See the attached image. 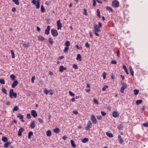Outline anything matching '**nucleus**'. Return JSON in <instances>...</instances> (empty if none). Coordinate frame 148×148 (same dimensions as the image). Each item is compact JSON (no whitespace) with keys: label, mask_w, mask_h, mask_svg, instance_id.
I'll return each instance as SVG.
<instances>
[{"label":"nucleus","mask_w":148,"mask_h":148,"mask_svg":"<svg viewBox=\"0 0 148 148\" xmlns=\"http://www.w3.org/2000/svg\"><path fill=\"white\" fill-rule=\"evenodd\" d=\"M100 31V29L98 26L97 25H95L93 29V32L94 34H95L96 36H99V35L97 33Z\"/></svg>","instance_id":"1"},{"label":"nucleus","mask_w":148,"mask_h":148,"mask_svg":"<svg viewBox=\"0 0 148 148\" xmlns=\"http://www.w3.org/2000/svg\"><path fill=\"white\" fill-rule=\"evenodd\" d=\"M13 90V89H11L10 91L9 96L10 98L11 99L12 98L13 96L15 98H16L17 97V94L16 93L14 92Z\"/></svg>","instance_id":"2"},{"label":"nucleus","mask_w":148,"mask_h":148,"mask_svg":"<svg viewBox=\"0 0 148 148\" xmlns=\"http://www.w3.org/2000/svg\"><path fill=\"white\" fill-rule=\"evenodd\" d=\"M121 84L122 86L121 88L120 92L121 93H123L125 89L127 88V85L124 82H121Z\"/></svg>","instance_id":"3"},{"label":"nucleus","mask_w":148,"mask_h":148,"mask_svg":"<svg viewBox=\"0 0 148 148\" xmlns=\"http://www.w3.org/2000/svg\"><path fill=\"white\" fill-rule=\"evenodd\" d=\"M44 92L46 95H47L49 93V95H52L54 93V92L52 89H50L48 90L46 88H45L44 89Z\"/></svg>","instance_id":"4"},{"label":"nucleus","mask_w":148,"mask_h":148,"mask_svg":"<svg viewBox=\"0 0 148 148\" xmlns=\"http://www.w3.org/2000/svg\"><path fill=\"white\" fill-rule=\"evenodd\" d=\"M32 3L34 5H35L36 6V8L37 9H39L40 6V0H37L36 1V0H33L32 1Z\"/></svg>","instance_id":"5"},{"label":"nucleus","mask_w":148,"mask_h":148,"mask_svg":"<svg viewBox=\"0 0 148 148\" xmlns=\"http://www.w3.org/2000/svg\"><path fill=\"white\" fill-rule=\"evenodd\" d=\"M112 5L114 8H118L119 6V3L116 0H114L112 2Z\"/></svg>","instance_id":"6"},{"label":"nucleus","mask_w":148,"mask_h":148,"mask_svg":"<svg viewBox=\"0 0 148 148\" xmlns=\"http://www.w3.org/2000/svg\"><path fill=\"white\" fill-rule=\"evenodd\" d=\"M90 120L94 124H96L97 123V120L94 115L92 114L91 116Z\"/></svg>","instance_id":"7"},{"label":"nucleus","mask_w":148,"mask_h":148,"mask_svg":"<svg viewBox=\"0 0 148 148\" xmlns=\"http://www.w3.org/2000/svg\"><path fill=\"white\" fill-rule=\"evenodd\" d=\"M51 32L52 35L54 37L58 35V33L57 31L55 29H52L51 30Z\"/></svg>","instance_id":"8"},{"label":"nucleus","mask_w":148,"mask_h":148,"mask_svg":"<svg viewBox=\"0 0 148 148\" xmlns=\"http://www.w3.org/2000/svg\"><path fill=\"white\" fill-rule=\"evenodd\" d=\"M57 29L58 30H61L62 27V24L60 22V20H58L57 21Z\"/></svg>","instance_id":"9"},{"label":"nucleus","mask_w":148,"mask_h":148,"mask_svg":"<svg viewBox=\"0 0 148 148\" xmlns=\"http://www.w3.org/2000/svg\"><path fill=\"white\" fill-rule=\"evenodd\" d=\"M24 131V129L23 127L20 128L18 132V135L19 136H21L22 135V133Z\"/></svg>","instance_id":"10"},{"label":"nucleus","mask_w":148,"mask_h":148,"mask_svg":"<svg viewBox=\"0 0 148 148\" xmlns=\"http://www.w3.org/2000/svg\"><path fill=\"white\" fill-rule=\"evenodd\" d=\"M92 126V125L90 121H89L87 124V126L86 127V130H89L90 128H91Z\"/></svg>","instance_id":"11"},{"label":"nucleus","mask_w":148,"mask_h":148,"mask_svg":"<svg viewBox=\"0 0 148 148\" xmlns=\"http://www.w3.org/2000/svg\"><path fill=\"white\" fill-rule=\"evenodd\" d=\"M31 113L32 116L34 118H35L37 116V113L35 110H32L31 111Z\"/></svg>","instance_id":"12"},{"label":"nucleus","mask_w":148,"mask_h":148,"mask_svg":"<svg viewBox=\"0 0 148 148\" xmlns=\"http://www.w3.org/2000/svg\"><path fill=\"white\" fill-rule=\"evenodd\" d=\"M50 29V27L48 25L47 28V29L45 30V34L47 35H48L49 34V31Z\"/></svg>","instance_id":"13"},{"label":"nucleus","mask_w":148,"mask_h":148,"mask_svg":"<svg viewBox=\"0 0 148 148\" xmlns=\"http://www.w3.org/2000/svg\"><path fill=\"white\" fill-rule=\"evenodd\" d=\"M35 121H32L30 123V124L29 126L32 129H34L35 127Z\"/></svg>","instance_id":"14"},{"label":"nucleus","mask_w":148,"mask_h":148,"mask_svg":"<svg viewBox=\"0 0 148 148\" xmlns=\"http://www.w3.org/2000/svg\"><path fill=\"white\" fill-rule=\"evenodd\" d=\"M112 116L114 118H117L119 116V114L116 111H114L112 113Z\"/></svg>","instance_id":"15"},{"label":"nucleus","mask_w":148,"mask_h":148,"mask_svg":"<svg viewBox=\"0 0 148 148\" xmlns=\"http://www.w3.org/2000/svg\"><path fill=\"white\" fill-rule=\"evenodd\" d=\"M18 84V82L17 80H14L13 82L12 85V88H14Z\"/></svg>","instance_id":"16"},{"label":"nucleus","mask_w":148,"mask_h":148,"mask_svg":"<svg viewBox=\"0 0 148 148\" xmlns=\"http://www.w3.org/2000/svg\"><path fill=\"white\" fill-rule=\"evenodd\" d=\"M118 140H119V142L120 144H122L123 142V140L121 137V136L120 135H118Z\"/></svg>","instance_id":"17"},{"label":"nucleus","mask_w":148,"mask_h":148,"mask_svg":"<svg viewBox=\"0 0 148 148\" xmlns=\"http://www.w3.org/2000/svg\"><path fill=\"white\" fill-rule=\"evenodd\" d=\"M66 69V67H64L62 65L60 66L59 71L61 72H63L64 70H65Z\"/></svg>","instance_id":"18"},{"label":"nucleus","mask_w":148,"mask_h":148,"mask_svg":"<svg viewBox=\"0 0 148 148\" xmlns=\"http://www.w3.org/2000/svg\"><path fill=\"white\" fill-rule=\"evenodd\" d=\"M105 8L107 11L109 12H114L112 8L109 6H106L105 7Z\"/></svg>","instance_id":"19"},{"label":"nucleus","mask_w":148,"mask_h":148,"mask_svg":"<svg viewBox=\"0 0 148 148\" xmlns=\"http://www.w3.org/2000/svg\"><path fill=\"white\" fill-rule=\"evenodd\" d=\"M82 142L84 143H85L88 141V139L87 138H84L81 140Z\"/></svg>","instance_id":"20"},{"label":"nucleus","mask_w":148,"mask_h":148,"mask_svg":"<svg viewBox=\"0 0 148 148\" xmlns=\"http://www.w3.org/2000/svg\"><path fill=\"white\" fill-rule=\"evenodd\" d=\"M11 143L9 142H6L4 144V147L5 148H7L10 144Z\"/></svg>","instance_id":"21"},{"label":"nucleus","mask_w":148,"mask_h":148,"mask_svg":"<svg viewBox=\"0 0 148 148\" xmlns=\"http://www.w3.org/2000/svg\"><path fill=\"white\" fill-rule=\"evenodd\" d=\"M81 58L82 57L81 55L80 54H78L77 55V57L76 59L77 60H79V61H81L82 60Z\"/></svg>","instance_id":"22"},{"label":"nucleus","mask_w":148,"mask_h":148,"mask_svg":"<svg viewBox=\"0 0 148 148\" xmlns=\"http://www.w3.org/2000/svg\"><path fill=\"white\" fill-rule=\"evenodd\" d=\"M71 145L73 147H76L75 144V143L74 141L73 140H71Z\"/></svg>","instance_id":"23"},{"label":"nucleus","mask_w":148,"mask_h":148,"mask_svg":"<svg viewBox=\"0 0 148 148\" xmlns=\"http://www.w3.org/2000/svg\"><path fill=\"white\" fill-rule=\"evenodd\" d=\"M33 132L32 131L29 132L28 134V138L30 139L31 138V136L33 135Z\"/></svg>","instance_id":"24"},{"label":"nucleus","mask_w":148,"mask_h":148,"mask_svg":"<svg viewBox=\"0 0 148 148\" xmlns=\"http://www.w3.org/2000/svg\"><path fill=\"white\" fill-rule=\"evenodd\" d=\"M64 45L66 46V47H68L70 45V42L69 41L67 40L64 43Z\"/></svg>","instance_id":"25"},{"label":"nucleus","mask_w":148,"mask_h":148,"mask_svg":"<svg viewBox=\"0 0 148 148\" xmlns=\"http://www.w3.org/2000/svg\"><path fill=\"white\" fill-rule=\"evenodd\" d=\"M106 134L107 136L110 138H112L113 137V135L111 133H109L107 132L106 133Z\"/></svg>","instance_id":"26"},{"label":"nucleus","mask_w":148,"mask_h":148,"mask_svg":"<svg viewBox=\"0 0 148 148\" xmlns=\"http://www.w3.org/2000/svg\"><path fill=\"white\" fill-rule=\"evenodd\" d=\"M122 67L124 69V70L126 73V74L128 75L129 74V73L127 71V69L126 68L125 66L124 65H123V66Z\"/></svg>","instance_id":"27"},{"label":"nucleus","mask_w":148,"mask_h":148,"mask_svg":"<svg viewBox=\"0 0 148 148\" xmlns=\"http://www.w3.org/2000/svg\"><path fill=\"white\" fill-rule=\"evenodd\" d=\"M2 140L3 142H6L8 140V138L5 136H3L2 138Z\"/></svg>","instance_id":"28"},{"label":"nucleus","mask_w":148,"mask_h":148,"mask_svg":"<svg viewBox=\"0 0 148 148\" xmlns=\"http://www.w3.org/2000/svg\"><path fill=\"white\" fill-rule=\"evenodd\" d=\"M23 46L25 48H27L29 46V43L26 42L23 44Z\"/></svg>","instance_id":"29"},{"label":"nucleus","mask_w":148,"mask_h":148,"mask_svg":"<svg viewBox=\"0 0 148 148\" xmlns=\"http://www.w3.org/2000/svg\"><path fill=\"white\" fill-rule=\"evenodd\" d=\"M54 132L56 133H58L60 131L59 129L58 128L56 127L53 129Z\"/></svg>","instance_id":"30"},{"label":"nucleus","mask_w":148,"mask_h":148,"mask_svg":"<svg viewBox=\"0 0 148 148\" xmlns=\"http://www.w3.org/2000/svg\"><path fill=\"white\" fill-rule=\"evenodd\" d=\"M17 117L19 118L20 119H23V115H21V114L19 113L18 114Z\"/></svg>","instance_id":"31"},{"label":"nucleus","mask_w":148,"mask_h":148,"mask_svg":"<svg viewBox=\"0 0 148 148\" xmlns=\"http://www.w3.org/2000/svg\"><path fill=\"white\" fill-rule=\"evenodd\" d=\"M2 92L5 95L7 94L6 91V90L4 88H2L1 89Z\"/></svg>","instance_id":"32"},{"label":"nucleus","mask_w":148,"mask_h":148,"mask_svg":"<svg viewBox=\"0 0 148 148\" xmlns=\"http://www.w3.org/2000/svg\"><path fill=\"white\" fill-rule=\"evenodd\" d=\"M46 134L47 136H50L51 134V131L49 130H48L46 132Z\"/></svg>","instance_id":"33"},{"label":"nucleus","mask_w":148,"mask_h":148,"mask_svg":"<svg viewBox=\"0 0 148 148\" xmlns=\"http://www.w3.org/2000/svg\"><path fill=\"white\" fill-rule=\"evenodd\" d=\"M48 41L49 42V43L51 45H52L53 43V39L51 38H48Z\"/></svg>","instance_id":"34"},{"label":"nucleus","mask_w":148,"mask_h":148,"mask_svg":"<svg viewBox=\"0 0 148 148\" xmlns=\"http://www.w3.org/2000/svg\"><path fill=\"white\" fill-rule=\"evenodd\" d=\"M38 39L40 41H42L44 40L45 38L42 36H38Z\"/></svg>","instance_id":"35"},{"label":"nucleus","mask_w":148,"mask_h":148,"mask_svg":"<svg viewBox=\"0 0 148 148\" xmlns=\"http://www.w3.org/2000/svg\"><path fill=\"white\" fill-rule=\"evenodd\" d=\"M139 92V90L137 89H134V94L135 95H137Z\"/></svg>","instance_id":"36"},{"label":"nucleus","mask_w":148,"mask_h":148,"mask_svg":"<svg viewBox=\"0 0 148 148\" xmlns=\"http://www.w3.org/2000/svg\"><path fill=\"white\" fill-rule=\"evenodd\" d=\"M142 102V100H137L136 101V103L137 105L141 103Z\"/></svg>","instance_id":"37"},{"label":"nucleus","mask_w":148,"mask_h":148,"mask_svg":"<svg viewBox=\"0 0 148 148\" xmlns=\"http://www.w3.org/2000/svg\"><path fill=\"white\" fill-rule=\"evenodd\" d=\"M18 109H19V108H18V107L16 106H14V107L12 110L13 111V112H14V111H17L18 110Z\"/></svg>","instance_id":"38"},{"label":"nucleus","mask_w":148,"mask_h":148,"mask_svg":"<svg viewBox=\"0 0 148 148\" xmlns=\"http://www.w3.org/2000/svg\"><path fill=\"white\" fill-rule=\"evenodd\" d=\"M41 11L42 12H45V9L42 5H41Z\"/></svg>","instance_id":"39"},{"label":"nucleus","mask_w":148,"mask_h":148,"mask_svg":"<svg viewBox=\"0 0 148 148\" xmlns=\"http://www.w3.org/2000/svg\"><path fill=\"white\" fill-rule=\"evenodd\" d=\"M10 77L12 80H14L15 78V75L13 74L11 75Z\"/></svg>","instance_id":"40"},{"label":"nucleus","mask_w":148,"mask_h":148,"mask_svg":"<svg viewBox=\"0 0 148 148\" xmlns=\"http://www.w3.org/2000/svg\"><path fill=\"white\" fill-rule=\"evenodd\" d=\"M69 50V47H65L64 49V53H66Z\"/></svg>","instance_id":"41"},{"label":"nucleus","mask_w":148,"mask_h":148,"mask_svg":"<svg viewBox=\"0 0 148 148\" xmlns=\"http://www.w3.org/2000/svg\"><path fill=\"white\" fill-rule=\"evenodd\" d=\"M107 75L106 73L105 72H103L102 73V76L103 79H105L106 78V75Z\"/></svg>","instance_id":"42"},{"label":"nucleus","mask_w":148,"mask_h":148,"mask_svg":"<svg viewBox=\"0 0 148 148\" xmlns=\"http://www.w3.org/2000/svg\"><path fill=\"white\" fill-rule=\"evenodd\" d=\"M12 1L14 2L17 5H19V3L18 2V0H12Z\"/></svg>","instance_id":"43"},{"label":"nucleus","mask_w":148,"mask_h":148,"mask_svg":"<svg viewBox=\"0 0 148 148\" xmlns=\"http://www.w3.org/2000/svg\"><path fill=\"white\" fill-rule=\"evenodd\" d=\"M108 87L107 85H105L102 88V90L103 91H104L106 90V89L108 88Z\"/></svg>","instance_id":"44"},{"label":"nucleus","mask_w":148,"mask_h":148,"mask_svg":"<svg viewBox=\"0 0 148 148\" xmlns=\"http://www.w3.org/2000/svg\"><path fill=\"white\" fill-rule=\"evenodd\" d=\"M123 127V126L122 125H118L117 126V128L119 130H121L122 129V128Z\"/></svg>","instance_id":"45"},{"label":"nucleus","mask_w":148,"mask_h":148,"mask_svg":"<svg viewBox=\"0 0 148 148\" xmlns=\"http://www.w3.org/2000/svg\"><path fill=\"white\" fill-rule=\"evenodd\" d=\"M11 54L12 55V58H15V56L14 53V52H13V50H11Z\"/></svg>","instance_id":"46"},{"label":"nucleus","mask_w":148,"mask_h":148,"mask_svg":"<svg viewBox=\"0 0 148 148\" xmlns=\"http://www.w3.org/2000/svg\"><path fill=\"white\" fill-rule=\"evenodd\" d=\"M97 13L98 16L99 17H101V16L100 15V12L99 9L97 10Z\"/></svg>","instance_id":"47"},{"label":"nucleus","mask_w":148,"mask_h":148,"mask_svg":"<svg viewBox=\"0 0 148 148\" xmlns=\"http://www.w3.org/2000/svg\"><path fill=\"white\" fill-rule=\"evenodd\" d=\"M73 67L75 69H77L78 68L77 65L75 64H74L73 65Z\"/></svg>","instance_id":"48"},{"label":"nucleus","mask_w":148,"mask_h":148,"mask_svg":"<svg viewBox=\"0 0 148 148\" xmlns=\"http://www.w3.org/2000/svg\"><path fill=\"white\" fill-rule=\"evenodd\" d=\"M93 102L95 103L97 105L99 104L98 101L96 99H93Z\"/></svg>","instance_id":"49"},{"label":"nucleus","mask_w":148,"mask_h":148,"mask_svg":"<svg viewBox=\"0 0 148 148\" xmlns=\"http://www.w3.org/2000/svg\"><path fill=\"white\" fill-rule=\"evenodd\" d=\"M143 125L145 127H148V122L147 123H143Z\"/></svg>","instance_id":"50"},{"label":"nucleus","mask_w":148,"mask_h":148,"mask_svg":"<svg viewBox=\"0 0 148 148\" xmlns=\"http://www.w3.org/2000/svg\"><path fill=\"white\" fill-rule=\"evenodd\" d=\"M0 83L2 84H4V80L3 79H0Z\"/></svg>","instance_id":"51"},{"label":"nucleus","mask_w":148,"mask_h":148,"mask_svg":"<svg viewBox=\"0 0 148 148\" xmlns=\"http://www.w3.org/2000/svg\"><path fill=\"white\" fill-rule=\"evenodd\" d=\"M69 94L71 96H75V94L73 93L71 91H69Z\"/></svg>","instance_id":"52"},{"label":"nucleus","mask_w":148,"mask_h":148,"mask_svg":"<svg viewBox=\"0 0 148 148\" xmlns=\"http://www.w3.org/2000/svg\"><path fill=\"white\" fill-rule=\"evenodd\" d=\"M75 47L78 50H80L82 49V48L81 47H79V45H76Z\"/></svg>","instance_id":"53"},{"label":"nucleus","mask_w":148,"mask_h":148,"mask_svg":"<svg viewBox=\"0 0 148 148\" xmlns=\"http://www.w3.org/2000/svg\"><path fill=\"white\" fill-rule=\"evenodd\" d=\"M83 14H85L86 15H87V10L85 8L84 9Z\"/></svg>","instance_id":"54"},{"label":"nucleus","mask_w":148,"mask_h":148,"mask_svg":"<svg viewBox=\"0 0 148 148\" xmlns=\"http://www.w3.org/2000/svg\"><path fill=\"white\" fill-rule=\"evenodd\" d=\"M85 46L86 48H88L90 46V45L88 42H86L85 43Z\"/></svg>","instance_id":"55"},{"label":"nucleus","mask_w":148,"mask_h":148,"mask_svg":"<svg viewBox=\"0 0 148 148\" xmlns=\"http://www.w3.org/2000/svg\"><path fill=\"white\" fill-rule=\"evenodd\" d=\"M51 3V1H49V2L46 1L45 2V4L47 6H49L50 5Z\"/></svg>","instance_id":"56"},{"label":"nucleus","mask_w":148,"mask_h":148,"mask_svg":"<svg viewBox=\"0 0 148 148\" xmlns=\"http://www.w3.org/2000/svg\"><path fill=\"white\" fill-rule=\"evenodd\" d=\"M101 113L102 116H105L106 114V113L104 111H101Z\"/></svg>","instance_id":"57"},{"label":"nucleus","mask_w":148,"mask_h":148,"mask_svg":"<svg viewBox=\"0 0 148 148\" xmlns=\"http://www.w3.org/2000/svg\"><path fill=\"white\" fill-rule=\"evenodd\" d=\"M111 63L112 64H116V62L114 60H112L111 61Z\"/></svg>","instance_id":"58"},{"label":"nucleus","mask_w":148,"mask_h":148,"mask_svg":"<svg viewBox=\"0 0 148 148\" xmlns=\"http://www.w3.org/2000/svg\"><path fill=\"white\" fill-rule=\"evenodd\" d=\"M27 116L28 119H29L31 117V114L29 113L27 114Z\"/></svg>","instance_id":"59"},{"label":"nucleus","mask_w":148,"mask_h":148,"mask_svg":"<svg viewBox=\"0 0 148 148\" xmlns=\"http://www.w3.org/2000/svg\"><path fill=\"white\" fill-rule=\"evenodd\" d=\"M35 76H33L31 79V82L32 83H34V80H35Z\"/></svg>","instance_id":"60"},{"label":"nucleus","mask_w":148,"mask_h":148,"mask_svg":"<svg viewBox=\"0 0 148 148\" xmlns=\"http://www.w3.org/2000/svg\"><path fill=\"white\" fill-rule=\"evenodd\" d=\"M97 119L99 120H100L102 119V117L100 116H97Z\"/></svg>","instance_id":"61"},{"label":"nucleus","mask_w":148,"mask_h":148,"mask_svg":"<svg viewBox=\"0 0 148 148\" xmlns=\"http://www.w3.org/2000/svg\"><path fill=\"white\" fill-rule=\"evenodd\" d=\"M38 120L39 122L41 123H42L43 122V120L39 118Z\"/></svg>","instance_id":"62"},{"label":"nucleus","mask_w":148,"mask_h":148,"mask_svg":"<svg viewBox=\"0 0 148 148\" xmlns=\"http://www.w3.org/2000/svg\"><path fill=\"white\" fill-rule=\"evenodd\" d=\"M73 113L75 114H77L78 113V112L76 110L73 111Z\"/></svg>","instance_id":"63"},{"label":"nucleus","mask_w":148,"mask_h":148,"mask_svg":"<svg viewBox=\"0 0 148 148\" xmlns=\"http://www.w3.org/2000/svg\"><path fill=\"white\" fill-rule=\"evenodd\" d=\"M98 24L99 25V26H98L99 27V28H100L101 27L102 24L100 22H98Z\"/></svg>","instance_id":"64"}]
</instances>
